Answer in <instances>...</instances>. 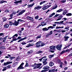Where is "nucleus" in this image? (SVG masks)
Segmentation results:
<instances>
[{
    "label": "nucleus",
    "mask_w": 72,
    "mask_h": 72,
    "mask_svg": "<svg viewBox=\"0 0 72 72\" xmlns=\"http://www.w3.org/2000/svg\"><path fill=\"white\" fill-rule=\"evenodd\" d=\"M42 41H39L37 42L35 44L36 45V48H40V46L42 47L45 46V43L44 42H42Z\"/></svg>",
    "instance_id": "obj_1"
},
{
    "label": "nucleus",
    "mask_w": 72,
    "mask_h": 72,
    "mask_svg": "<svg viewBox=\"0 0 72 72\" xmlns=\"http://www.w3.org/2000/svg\"><path fill=\"white\" fill-rule=\"evenodd\" d=\"M56 47L55 46H50V49H52V50H49V52H51V53H54V50L55 49V48Z\"/></svg>",
    "instance_id": "obj_2"
},
{
    "label": "nucleus",
    "mask_w": 72,
    "mask_h": 72,
    "mask_svg": "<svg viewBox=\"0 0 72 72\" xmlns=\"http://www.w3.org/2000/svg\"><path fill=\"white\" fill-rule=\"evenodd\" d=\"M47 59H48L45 58H44L43 59V60H42L43 63L44 64V65H46V64L48 63V62H46Z\"/></svg>",
    "instance_id": "obj_3"
},
{
    "label": "nucleus",
    "mask_w": 72,
    "mask_h": 72,
    "mask_svg": "<svg viewBox=\"0 0 72 72\" xmlns=\"http://www.w3.org/2000/svg\"><path fill=\"white\" fill-rule=\"evenodd\" d=\"M62 47V45H58L56 46V48L57 50H61V48Z\"/></svg>",
    "instance_id": "obj_4"
},
{
    "label": "nucleus",
    "mask_w": 72,
    "mask_h": 72,
    "mask_svg": "<svg viewBox=\"0 0 72 72\" xmlns=\"http://www.w3.org/2000/svg\"><path fill=\"white\" fill-rule=\"evenodd\" d=\"M53 70H51V72H53L55 71H57V70H58V68L54 66L52 68Z\"/></svg>",
    "instance_id": "obj_5"
},
{
    "label": "nucleus",
    "mask_w": 72,
    "mask_h": 72,
    "mask_svg": "<svg viewBox=\"0 0 72 72\" xmlns=\"http://www.w3.org/2000/svg\"><path fill=\"white\" fill-rule=\"evenodd\" d=\"M24 64V63L22 62L19 66V67H18L17 69H23V66Z\"/></svg>",
    "instance_id": "obj_6"
},
{
    "label": "nucleus",
    "mask_w": 72,
    "mask_h": 72,
    "mask_svg": "<svg viewBox=\"0 0 72 72\" xmlns=\"http://www.w3.org/2000/svg\"><path fill=\"white\" fill-rule=\"evenodd\" d=\"M32 67H34L33 68V69H36L37 68V64L35 63L34 64H33L32 66Z\"/></svg>",
    "instance_id": "obj_7"
},
{
    "label": "nucleus",
    "mask_w": 72,
    "mask_h": 72,
    "mask_svg": "<svg viewBox=\"0 0 72 72\" xmlns=\"http://www.w3.org/2000/svg\"><path fill=\"white\" fill-rule=\"evenodd\" d=\"M51 6V5H50L45 6L42 8V9H43V10H46V9H47L48 8H49L50 6Z\"/></svg>",
    "instance_id": "obj_8"
},
{
    "label": "nucleus",
    "mask_w": 72,
    "mask_h": 72,
    "mask_svg": "<svg viewBox=\"0 0 72 72\" xmlns=\"http://www.w3.org/2000/svg\"><path fill=\"white\" fill-rule=\"evenodd\" d=\"M26 12V10H23L21 12H19V13L17 14V16L19 15H21V14H23V13H24V12Z\"/></svg>",
    "instance_id": "obj_9"
},
{
    "label": "nucleus",
    "mask_w": 72,
    "mask_h": 72,
    "mask_svg": "<svg viewBox=\"0 0 72 72\" xmlns=\"http://www.w3.org/2000/svg\"><path fill=\"white\" fill-rule=\"evenodd\" d=\"M13 62H4V66H6V65H8L9 64L12 63Z\"/></svg>",
    "instance_id": "obj_10"
},
{
    "label": "nucleus",
    "mask_w": 72,
    "mask_h": 72,
    "mask_svg": "<svg viewBox=\"0 0 72 72\" xmlns=\"http://www.w3.org/2000/svg\"><path fill=\"white\" fill-rule=\"evenodd\" d=\"M64 21H62L60 22H54L55 24H63V23Z\"/></svg>",
    "instance_id": "obj_11"
},
{
    "label": "nucleus",
    "mask_w": 72,
    "mask_h": 72,
    "mask_svg": "<svg viewBox=\"0 0 72 72\" xmlns=\"http://www.w3.org/2000/svg\"><path fill=\"white\" fill-rule=\"evenodd\" d=\"M41 7L40 6H37L34 8V9H35V10H36V9L37 10H39V9H41Z\"/></svg>",
    "instance_id": "obj_12"
},
{
    "label": "nucleus",
    "mask_w": 72,
    "mask_h": 72,
    "mask_svg": "<svg viewBox=\"0 0 72 72\" xmlns=\"http://www.w3.org/2000/svg\"><path fill=\"white\" fill-rule=\"evenodd\" d=\"M19 24V23L17 21H15V22L13 23V25L14 26H18Z\"/></svg>",
    "instance_id": "obj_13"
},
{
    "label": "nucleus",
    "mask_w": 72,
    "mask_h": 72,
    "mask_svg": "<svg viewBox=\"0 0 72 72\" xmlns=\"http://www.w3.org/2000/svg\"><path fill=\"white\" fill-rule=\"evenodd\" d=\"M27 38L26 37H24L23 38H22V39H21L19 40L18 41V42H21V41H22V40H25V39H26Z\"/></svg>",
    "instance_id": "obj_14"
},
{
    "label": "nucleus",
    "mask_w": 72,
    "mask_h": 72,
    "mask_svg": "<svg viewBox=\"0 0 72 72\" xmlns=\"http://www.w3.org/2000/svg\"><path fill=\"white\" fill-rule=\"evenodd\" d=\"M32 53H33V51L32 50H31L29 51L27 53L28 54V55H31V54Z\"/></svg>",
    "instance_id": "obj_15"
},
{
    "label": "nucleus",
    "mask_w": 72,
    "mask_h": 72,
    "mask_svg": "<svg viewBox=\"0 0 72 72\" xmlns=\"http://www.w3.org/2000/svg\"><path fill=\"white\" fill-rule=\"evenodd\" d=\"M55 55V54H54L53 55H49L48 56V57L49 58H51L52 57H53Z\"/></svg>",
    "instance_id": "obj_16"
},
{
    "label": "nucleus",
    "mask_w": 72,
    "mask_h": 72,
    "mask_svg": "<svg viewBox=\"0 0 72 72\" xmlns=\"http://www.w3.org/2000/svg\"><path fill=\"white\" fill-rule=\"evenodd\" d=\"M50 68V67H49V66H46L44 67L43 68L44 69H49V68Z\"/></svg>",
    "instance_id": "obj_17"
},
{
    "label": "nucleus",
    "mask_w": 72,
    "mask_h": 72,
    "mask_svg": "<svg viewBox=\"0 0 72 72\" xmlns=\"http://www.w3.org/2000/svg\"><path fill=\"white\" fill-rule=\"evenodd\" d=\"M7 37H8V36H6L5 37L3 38V42H5V41H6V38H7Z\"/></svg>",
    "instance_id": "obj_18"
},
{
    "label": "nucleus",
    "mask_w": 72,
    "mask_h": 72,
    "mask_svg": "<svg viewBox=\"0 0 72 72\" xmlns=\"http://www.w3.org/2000/svg\"><path fill=\"white\" fill-rule=\"evenodd\" d=\"M67 10H64L63 11V12L62 13V15H65V14H66L67 13Z\"/></svg>",
    "instance_id": "obj_19"
},
{
    "label": "nucleus",
    "mask_w": 72,
    "mask_h": 72,
    "mask_svg": "<svg viewBox=\"0 0 72 72\" xmlns=\"http://www.w3.org/2000/svg\"><path fill=\"white\" fill-rule=\"evenodd\" d=\"M41 36V34H40L39 35H38L36 37V40H37L38 39H40Z\"/></svg>",
    "instance_id": "obj_20"
},
{
    "label": "nucleus",
    "mask_w": 72,
    "mask_h": 72,
    "mask_svg": "<svg viewBox=\"0 0 72 72\" xmlns=\"http://www.w3.org/2000/svg\"><path fill=\"white\" fill-rule=\"evenodd\" d=\"M42 30H43V31H48V30H49V28H43Z\"/></svg>",
    "instance_id": "obj_21"
},
{
    "label": "nucleus",
    "mask_w": 72,
    "mask_h": 72,
    "mask_svg": "<svg viewBox=\"0 0 72 72\" xmlns=\"http://www.w3.org/2000/svg\"><path fill=\"white\" fill-rule=\"evenodd\" d=\"M69 37H68V36L64 37L65 41H67V40H68V39L69 38Z\"/></svg>",
    "instance_id": "obj_22"
},
{
    "label": "nucleus",
    "mask_w": 72,
    "mask_h": 72,
    "mask_svg": "<svg viewBox=\"0 0 72 72\" xmlns=\"http://www.w3.org/2000/svg\"><path fill=\"white\" fill-rule=\"evenodd\" d=\"M32 44H29V45L26 46V48H29V47H30V46H33V45H32Z\"/></svg>",
    "instance_id": "obj_23"
},
{
    "label": "nucleus",
    "mask_w": 72,
    "mask_h": 72,
    "mask_svg": "<svg viewBox=\"0 0 72 72\" xmlns=\"http://www.w3.org/2000/svg\"><path fill=\"white\" fill-rule=\"evenodd\" d=\"M5 48V46H1L0 47V49L1 50H3V49H4Z\"/></svg>",
    "instance_id": "obj_24"
},
{
    "label": "nucleus",
    "mask_w": 72,
    "mask_h": 72,
    "mask_svg": "<svg viewBox=\"0 0 72 72\" xmlns=\"http://www.w3.org/2000/svg\"><path fill=\"white\" fill-rule=\"evenodd\" d=\"M63 11V9H61L57 11V12H62Z\"/></svg>",
    "instance_id": "obj_25"
},
{
    "label": "nucleus",
    "mask_w": 72,
    "mask_h": 72,
    "mask_svg": "<svg viewBox=\"0 0 72 72\" xmlns=\"http://www.w3.org/2000/svg\"><path fill=\"white\" fill-rule=\"evenodd\" d=\"M41 25H42V26H45V25H46V24H44V22H42L40 23Z\"/></svg>",
    "instance_id": "obj_26"
},
{
    "label": "nucleus",
    "mask_w": 72,
    "mask_h": 72,
    "mask_svg": "<svg viewBox=\"0 0 72 72\" xmlns=\"http://www.w3.org/2000/svg\"><path fill=\"white\" fill-rule=\"evenodd\" d=\"M4 27L5 28H8L9 27V24H5L4 25Z\"/></svg>",
    "instance_id": "obj_27"
},
{
    "label": "nucleus",
    "mask_w": 72,
    "mask_h": 72,
    "mask_svg": "<svg viewBox=\"0 0 72 72\" xmlns=\"http://www.w3.org/2000/svg\"><path fill=\"white\" fill-rule=\"evenodd\" d=\"M54 65V63L51 62L50 63V66L52 67Z\"/></svg>",
    "instance_id": "obj_28"
},
{
    "label": "nucleus",
    "mask_w": 72,
    "mask_h": 72,
    "mask_svg": "<svg viewBox=\"0 0 72 72\" xmlns=\"http://www.w3.org/2000/svg\"><path fill=\"white\" fill-rule=\"evenodd\" d=\"M22 0H20V1H16L15 2H14V3H21V2H22Z\"/></svg>",
    "instance_id": "obj_29"
},
{
    "label": "nucleus",
    "mask_w": 72,
    "mask_h": 72,
    "mask_svg": "<svg viewBox=\"0 0 72 72\" xmlns=\"http://www.w3.org/2000/svg\"><path fill=\"white\" fill-rule=\"evenodd\" d=\"M55 13L53 12V14H51L49 16L50 18H51V17H53L54 15H55Z\"/></svg>",
    "instance_id": "obj_30"
},
{
    "label": "nucleus",
    "mask_w": 72,
    "mask_h": 72,
    "mask_svg": "<svg viewBox=\"0 0 72 72\" xmlns=\"http://www.w3.org/2000/svg\"><path fill=\"white\" fill-rule=\"evenodd\" d=\"M42 64L41 63H39L37 64V68H40V66H41Z\"/></svg>",
    "instance_id": "obj_31"
},
{
    "label": "nucleus",
    "mask_w": 72,
    "mask_h": 72,
    "mask_svg": "<svg viewBox=\"0 0 72 72\" xmlns=\"http://www.w3.org/2000/svg\"><path fill=\"white\" fill-rule=\"evenodd\" d=\"M2 19H3V22H5V21H6L7 19L6 18V17H3L2 18Z\"/></svg>",
    "instance_id": "obj_32"
},
{
    "label": "nucleus",
    "mask_w": 72,
    "mask_h": 72,
    "mask_svg": "<svg viewBox=\"0 0 72 72\" xmlns=\"http://www.w3.org/2000/svg\"><path fill=\"white\" fill-rule=\"evenodd\" d=\"M33 41V40L32 39L31 40H29L28 41V42H29L30 43H31H31H32V42H35V41L34 42Z\"/></svg>",
    "instance_id": "obj_33"
},
{
    "label": "nucleus",
    "mask_w": 72,
    "mask_h": 72,
    "mask_svg": "<svg viewBox=\"0 0 72 72\" xmlns=\"http://www.w3.org/2000/svg\"><path fill=\"white\" fill-rule=\"evenodd\" d=\"M7 3L6 1H5L4 0H2L0 1V4H3V3Z\"/></svg>",
    "instance_id": "obj_34"
},
{
    "label": "nucleus",
    "mask_w": 72,
    "mask_h": 72,
    "mask_svg": "<svg viewBox=\"0 0 72 72\" xmlns=\"http://www.w3.org/2000/svg\"><path fill=\"white\" fill-rule=\"evenodd\" d=\"M12 38L13 41H16L17 40V39H16V37H15V36H13Z\"/></svg>",
    "instance_id": "obj_35"
},
{
    "label": "nucleus",
    "mask_w": 72,
    "mask_h": 72,
    "mask_svg": "<svg viewBox=\"0 0 72 72\" xmlns=\"http://www.w3.org/2000/svg\"><path fill=\"white\" fill-rule=\"evenodd\" d=\"M8 69V67H5L2 70L3 71H6V69Z\"/></svg>",
    "instance_id": "obj_36"
},
{
    "label": "nucleus",
    "mask_w": 72,
    "mask_h": 72,
    "mask_svg": "<svg viewBox=\"0 0 72 72\" xmlns=\"http://www.w3.org/2000/svg\"><path fill=\"white\" fill-rule=\"evenodd\" d=\"M9 16H10V18H9V19H12V17H13V14H10L9 15Z\"/></svg>",
    "instance_id": "obj_37"
},
{
    "label": "nucleus",
    "mask_w": 72,
    "mask_h": 72,
    "mask_svg": "<svg viewBox=\"0 0 72 72\" xmlns=\"http://www.w3.org/2000/svg\"><path fill=\"white\" fill-rule=\"evenodd\" d=\"M43 53V51H39L37 52L36 54H40V53Z\"/></svg>",
    "instance_id": "obj_38"
},
{
    "label": "nucleus",
    "mask_w": 72,
    "mask_h": 72,
    "mask_svg": "<svg viewBox=\"0 0 72 72\" xmlns=\"http://www.w3.org/2000/svg\"><path fill=\"white\" fill-rule=\"evenodd\" d=\"M19 57H16V60L17 61H19V60H20V58Z\"/></svg>",
    "instance_id": "obj_39"
},
{
    "label": "nucleus",
    "mask_w": 72,
    "mask_h": 72,
    "mask_svg": "<svg viewBox=\"0 0 72 72\" xmlns=\"http://www.w3.org/2000/svg\"><path fill=\"white\" fill-rule=\"evenodd\" d=\"M63 27H64V26H62V27H60V26L58 27V26H57V27H56V29H58V28H63Z\"/></svg>",
    "instance_id": "obj_40"
},
{
    "label": "nucleus",
    "mask_w": 72,
    "mask_h": 72,
    "mask_svg": "<svg viewBox=\"0 0 72 72\" xmlns=\"http://www.w3.org/2000/svg\"><path fill=\"white\" fill-rule=\"evenodd\" d=\"M9 24L10 26H12V25H13V22H12L11 21H9Z\"/></svg>",
    "instance_id": "obj_41"
},
{
    "label": "nucleus",
    "mask_w": 72,
    "mask_h": 72,
    "mask_svg": "<svg viewBox=\"0 0 72 72\" xmlns=\"http://www.w3.org/2000/svg\"><path fill=\"white\" fill-rule=\"evenodd\" d=\"M66 0H62L60 1L61 3H66Z\"/></svg>",
    "instance_id": "obj_42"
},
{
    "label": "nucleus",
    "mask_w": 72,
    "mask_h": 72,
    "mask_svg": "<svg viewBox=\"0 0 72 72\" xmlns=\"http://www.w3.org/2000/svg\"><path fill=\"white\" fill-rule=\"evenodd\" d=\"M66 15L67 16H71L72 15V14L68 13L66 14Z\"/></svg>",
    "instance_id": "obj_43"
},
{
    "label": "nucleus",
    "mask_w": 72,
    "mask_h": 72,
    "mask_svg": "<svg viewBox=\"0 0 72 72\" xmlns=\"http://www.w3.org/2000/svg\"><path fill=\"white\" fill-rule=\"evenodd\" d=\"M45 2H46V1H42L40 3V5H42V4H44V3H45Z\"/></svg>",
    "instance_id": "obj_44"
},
{
    "label": "nucleus",
    "mask_w": 72,
    "mask_h": 72,
    "mask_svg": "<svg viewBox=\"0 0 72 72\" xmlns=\"http://www.w3.org/2000/svg\"><path fill=\"white\" fill-rule=\"evenodd\" d=\"M39 16L38 15H37L35 17V19H36V20H37V19H39Z\"/></svg>",
    "instance_id": "obj_45"
},
{
    "label": "nucleus",
    "mask_w": 72,
    "mask_h": 72,
    "mask_svg": "<svg viewBox=\"0 0 72 72\" xmlns=\"http://www.w3.org/2000/svg\"><path fill=\"white\" fill-rule=\"evenodd\" d=\"M46 58V56L43 57L42 58L39 59V60L40 61H41V60H42V59L43 58Z\"/></svg>",
    "instance_id": "obj_46"
},
{
    "label": "nucleus",
    "mask_w": 72,
    "mask_h": 72,
    "mask_svg": "<svg viewBox=\"0 0 72 72\" xmlns=\"http://www.w3.org/2000/svg\"><path fill=\"white\" fill-rule=\"evenodd\" d=\"M30 20L31 22H33V19L32 17H31Z\"/></svg>",
    "instance_id": "obj_47"
},
{
    "label": "nucleus",
    "mask_w": 72,
    "mask_h": 72,
    "mask_svg": "<svg viewBox=\"0 0 72 72\" xmlns=\"http://www.w3.org/2000/svg\"><path fill=\"white\" fill-rule=\"evenodd\" d=\"M48 28L49 29V28H51L52 29H53V28H54V27H53V26H50L48 27Z\"/></svg>",
    "instance_id": "obj_48"
},
{
    "label": "nucleus",
    "mask_w": 72,
    "mask_h": 72,
    "mask_svg": "<svg viewBox=\"0 0 72 72\" xmlns=\"http://www.w3.org/2000/svg\"><path fill=\"white\" fill-rule=\"evenodd\" d=\"M26 42H22L21 43V44H22V45H26Z\"/></svg>",
    "instance_id": "obj_49"
},
{
    "label": "nucleus",
    "mask_w": 72,
    "mask_h": 72,
    "mask_svg": "<svg viewBox=\"0 0 72 72\" xmlns=\"http://www.w3.org/2000/svg\"><path fill=\"white\" fill-rule=\"evenodd\" d=\"M63 16L62 15H60L59 17H58V18H60L61 19H62V17H63Z\"/></svg>",
    "instance_id": "obj_50"
},
{
    "label": "nucleus",
    "mask_w": 72,
    "mask_h": 72,
    "mask_svg": "<svg viewBox=\"0 0 72 72\" xmlns=\"http://www.w3.org/2000/svg\"><path fill=\"white\" fill-rule=\"evenodd\" d=\"M33 5H34L33 4H32L30 5H29L28 6L29 8H31L32 6H33Z\"/></svg>",
    "instance_id": "obj_51"
},
{
    "label": "nucleus",
    "mask_w": 72,
    "mask_h": 72,
    "mask_svg": "<svg viewBox=\"0 0 72 72\" xmlns=\"http://www.w3.org/2000/svg\"><path fill=\"white\" fill-rule=\"evenodd\" d=\"M15 58V57H10V60H12V59H14Z\"/></svg>",
    "instance_id": "obj_52"
},
{
    "label": "nucleus",
    "mask_w": 72,
    "mask_h": 72,
    "mask_svg": "<svg viewBox=\"0 0 72 72\" xmlns=\"http://www.w3.org/2000/svg\"><path fill=\"white\" fill-rule=\"evenodd\" d=\"M60 15L59 14H56L54 16V17H57L58 16H59V15Z\"/></svg>",
    "instance_id": "obj_53"
},
{
    "label": "nucleus",
    "mask_w": 72,
    "mask_h": 72,
    "mask_svg": "<svg viewBox=\"0 0 72 72\" xmlns=\"http://www.w3.org/2000/svg\"><path fill=\"white\" fill-rule=\"evenodd\" d=\"M69 28V27L68 26H67L65 28L64 30H68Z\"/></svg>",
    "instance_id": "obj_54"
},
{
    "label": "nucleus",
    "mask_w": 72,
    "mask_h": 72,
    "mask_svg": "<svg viewBox=\"0 0 72 72\" xmlns=\"http://www.w3.org/2000/svg\"><path fill=\"white\" fill-rule=\"evenodd\" d=\"M52 34H53V32H52V31H51L50 33H49L50 35H51Z\"/></svg>",
    "instance_id": "obj_55"
},
{
    "label": "nucleus",
    "mask_w": 72,
    "mask_h": 72,
    "mask_svg": "<svg viewBox=\"0 0 72 72\" xmlns=\"http://www.w3.org/2000/svg\"><path fill=\"white\" fill-rule=\"evenodd\" d=\"M25 67H28V63H26V64L25 66Z\"/></svg>",
    "instance_id": "obj_56"
},
{
    "label": "nucleus",
    "mask_w": 72,
    "mask_h": 72,
    "mask_svg": "<svg viewBox=\"0 0 72 72\" xmlns=\"http://www.w3.org/2000/svg\"><path fill=\"white\" fill-rule=\"evenodd\" d=\"M18 32H19V33H20V34L22 33V31H21V30H19L18 31Z\"/></svg>",
    "instance_id": "obj_57"
},
{
    "label": "nucleus",
    "mask_w": 72,
    "mask_h": 72,
    "mask_svg": "<svg viewBox=\"0 0 72 72\" xmlns=\"http://www.w3.org/2000/svg\"><path fill=\"white\" fill-rule=\"evenodd\" d=\"M27 18V19H30V18H31V17L29 16H27L26 17Z\"/></svg>",
    "instance_id": "obj_58"
},
{
    "label": "nucleus",
    "mask_w": 72,
    "mask_h": 72,
    "mask_svg": "<svg viewBox=\"0 0 72 72\" xmlns=\"http://www.w3.org/2000/svg\"><path fill=\"white\" fill-rule=\"evenodd\" d=\"M65 51H63L60 53V54H63V53H64V52H65Z\"/></svg>",
    "instance_id": "obj_59"
},
{
    "label": "nucleus",
    "mask_w": 72,
    "mask_h": 72,
    "mask_svg": "<svg viewBox=\"0 0 72 72\" xmlns=\"http://www.w3.org/2000/svg\"><path fill=\"white\" fill-rule=\"evenodd\" d=\"M67 19L66 18H63V20H64V21H66V20H67Z\"/></svg>",
    "instance_id": "obj_60"
},
{
    "label": "nucleus",
    "mask_w": 72,
    "mask_h": 72,
    "mask_svg": "<svg viewBox=\"0 0 72 72\" xmlns=\"http://www.w3.org/2000/svg\"><path fill=\"white\" fill-rule=\"evenodd\" d=\"M56 32H60V30H57Z\"/></svg>",
    "instance_id": "obj_61"
},
{
    "label": "nucleus",
    "mask_w": 72,
    "mask_h": 72,
    "mask_svg": "<svg viewBox=\"0 0 72 72\" xmlns=\"http://www.w3.org/2000/svg\"><path fill=\"white\" fill-rule=\"evenodd\" d=\"M5 12H6L7 13H8V12H9V10H5Z\"/></svg>",
    "instance_id": "obj_62"
},
{
    "label": "nucleus",
    "mask_w": 72,
    "mask_h": 72,
    "mask_svg": "<svg viewBox=\"0 0 72 72\" xmlns=\"http://www.w3.org/2000/svg\"><path fill=\"white\" fill-rule=\"evenodd\" d=\"M15 66V64L14 63L13 64H12V66L13 67H14Z\"/></svg>",
    "instance_id": "obj_63"
},
{
    "label": "nucleus",
    "mask_w": 72,
    "mask_h": 72,
    "mask_svg": "<svg viewBox=\"0 0 72 72\" xmlns=\"http://www.w3.org/2000/svg\"><path fill=\"white\" fill-rule=\"evenodd\" d=\"M4 35V33H0V36H3Z\"/></svg>",
    "instance_id": "obj_64"
}]
</instances>
